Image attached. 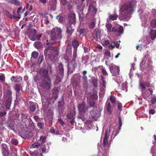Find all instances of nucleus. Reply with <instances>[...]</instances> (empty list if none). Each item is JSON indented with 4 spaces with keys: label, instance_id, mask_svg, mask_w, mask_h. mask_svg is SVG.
<instances>
[{
    "label": "nucleus",
    "instance_id": "obj_1",
    "mask_svg": "<svg viewBox=\"0 0 156 156\" xmlns=\"http://www.w3.org/2000/svg\"><path fill=\"white\" fill-rule=\"evenodd\" d=\"M135 3L133 1L127 2L122 5L120 9L119 18L128 21L134 10Z\"/></svg>",
    "mask_w": 156,
    "mask_h": 156
},
{
    "label": "nucleus",
    "instance_id": "obj_2",
    "mask_svg": "<svg viewBox=\"0 0 156 156\" xmlns=\"http://www.w3.org/2000/svg\"><path fill=\"white\" fill-rule=\"evenodd\" d=\"M46 45L48 46L44 51V53L45 55H48L49 57H51L52 55L54 56L58 55L59 51V48L58 47H54L52 46H49L54 44L55 43V42H48V41H47Z\"/></svg>",
    "mask_w": 156,
    "mask_h": 156
},
{
    "label": "nucleus",
    "instance_id": "obj_3",
    "mask_svg": "<svg viewBox=\"0 0 156 156\" xmlns=\"http://www.w3.org/2000/svg\"><path fill=\"white\" fill-rule=\"evenodd\" d=\"M48 71L47 70L41 69L40 73L42 76L44 77V80L41 84V86L46 89L50 88L51 86V80L47 75Z\"/></svg>",
    "mask_w": 156,
    "mask_h": 156
},
{
    "label": "nucleus",
    "instance_id": "obj_4",
    "mask_svg": "<svg viewBox=\"0 0 156 156\" xmlns=\"http://www.w3.org/2000/svg\"><path fill=\"white\" fill-rule=\"evenodd\" d=\"M140 87L143 93V96L145 99H147V98L149 96L150 94H149L148 91H149L151 95L152 94L153 91L151 89H148L144 92V91L146 89V87H150V83L147 82H144L142 80L140 82Z\"/></svg>",
    "mask_w": 156,
    "mask_h": 156
},
{
    "label": "nucleus",
    "instance_id": "obj_5",
    "mask_svg": "<svg viewBox=\"0 0 156 156\" xmlns=\"http://www.w3.org/2000/svg\"><path fill=\"white\" fill-rule=\"evenodd\" d=\"M62 30L58 27L53 28L51 33V38L52 41H60L62 38Z\"/></svg>",
    "mask_w": 156,
    "mask_h": 156
},
{
    "label": "nucleus",
    "instance_id": "obj_6",
    "mask_svg": "<svg viewBox=\"0 0 156 156\" xmlns=\"http://www.w3.org/2000/svg\"><path fill=\"white\" fill-rule=\"evenodd\" d=\"M106 26L108 31L109 32H114L119 34H121L123 32V27L122 26H119L117 27V29L114 27L112 28V25L109 23H106Z\"/></svg>",
    "mask_w": 156,
    "mask_h": 156
},
{
    "label": "nucleus",
    "instance_id": "obj_7",
    "mask_svg": "<svg viewBox=\"0 0 156 156\" xmlns=\"http://www.w3.org/2000/svg\"><path fill=\"white\" fill-rule=\"evenodd\" d=\"M109 37L108 36H105L103 38L101 41V43L104 46L107 47L109 48L112 49L115 47L114 45H113L112 44H110L109 39Z\"/></svg>",
    "mask_w": 156,
    "mask_h": 156
},
{
    "label": "nucleus",
    "instance_id": "obj_8",
    "mask_svg": "<svg viewBox=\"0 0 156 156\" xmlns=\"http://www.w3.org/2000/svg\"><path fill=\"white\" fill-rule=\"evenodd\" d=\"M137 12L139 13L140 18L143 21L145 22L146 21L148 18L149 16V12H144L141 9L138 10Z\"/></svg>",
    "mask_w": 156,
    "mask_h": 156
},
{
    "label": "nucleus",
    "instance_id": "obj_9",
    "mask_svg": "<svg viewBox=\"0 0 156 156\" xmlns=\"http://www.w3.org/2000/svg\"><path fill=\"white\" fill-rule=\"evenodd\" d=\"M109 68L111 72L113 73L112 75L117 76L119 74V67L111 64L109 65Z\"/></svg>",
    "mask_w": 156,
    "mask_h": 156
},
{
    "label": "nucleus",
    "instance_id": "obj_10",
    "mask_svg": "<svg viewBox=\"0 0 156 156\" xmlns=\"http://www.w3.org/2000/svg\"><path fill=\"white\" fill-rule=\"evenodd\" d=\"M88 13L92 16L94 15L97 12V9L94 5L92 4L89 5L88 9Z\"/></svg>",
    "mask_w": 156,
    "mask_h": 156
},
{
    "label": "nucleus",
    "instance_id": "obj_11",
    "mask_svg": "<svg viewBox=\"0 0 156 156\" xmlns=\"http://www.w3.org/2000/svg\"><path fill=\"white\" fill-rule=\"evenodd\" d=\"M110 132V129L109 128L108 129L105 133V135L103 140V144L104 146L107 147L108 144V140L109 133Z\"/></svg>",
    "mask_w": 156,
    "mask_h": 156
},
{
    "label": "nucleus",
    "instance_id": "obj_12",
    "mask_svg": "<svg viewBox=\"0 0 156 156\" xmlns=\"http://www.w3.org/2000/svg\"><path fill=\"white\" fill-rule=\"evenodd\" d=\"M95 71L96 72L101 71L102 73L105 75H108V73L106 70L102 66H100L94 68Z\"/></svg>",
    "mask_w": 156,
    "mask_h": 156
},
{
    "label": "nucleus",
    "instance_id": "obj_13",
    "mask_svg": "<svg viewBox=\"0 0 156 156\" xmlns=\"http://www.w3.org/2000/svg\"><path fill=\"white\" fill-rule=\"evenodd\" d=\"M78 108L80 112H85L86 111L87 109V108L85 107V104L84 102L78 105Z\"/></svg>",
    "mask_w": 156,
    "mask_h": 156
},
{
    "label": "nucleus",
    "instance_id": "obj_14",
    "mask_svg": "<svg viewBox=\"0 0 156 156\" xmlns=\"http://www.w3.org/2000/svg\"><path fill=\"white\" fill-rule=\"evenodd\" d=\"M69 21L71 23H74L75 21V16L74 13H72L69 14Z\"/></svg>",
    "mask_w": 156,
    "mask_h": 156
},
{
    "label": "nucleus",
    "instance_id": "obj_15",
    "mask_svg": "<svg viewBox=\"0 0 156 156\" xmlns=\"http://www.w3.org/2000/svg\"><path fill=\"white\" fill-rule=\"evenodd\" d=\"M58 73L61 76H63L64 70L63 65L62 64H59L58 66Z\"/></svg>",
    "mask_w": 156,
    "mask_h": 156
},
{
    "label": "nucleus",
    "instance_id": "obj_16",
    "mask_svg": "<svg viewBox=\"0 0 156 156\" xmlns=\"http://www.w3.org/2000/svg\"><path fill=\"white\" fill-rule=\"evenodd\" d=\"M60 1L61 5H67L68 8L69 10L71 9L72 7L71 6H70L69 3H67V0H60Z\"/></svg>",
    "mask_w": 156,
    "mask_h": 156
},
{
    "label": "nucleus",
    "instance_id": "obj_17",
    "mask_svg": "<svg viewBox=\"0 0 156 156\" xmlns=\"http://www.w3.org/2000/svg\"><path fill=\"white\" fill-rule=\"evenodd\" d=\"M101 30L98 29H96L94 31V33L97 39H100L101 38Z\"/></svg>",
    "mask_w": 156,
    "mask_h": 156
},
{
    "label": "nucleus",
    "instance_id": "obj_18",
    "mask_svg": "<svg viewBox=\"0 0 156 156\" xmlns=\"http://www.w3.org/2000/svg\"><path fill=\"white\" fill-rule=\"evenodd\" d=\"M150 35L152 40H154L156 37V30H151Z\"/></svg>",
    "mask_w": 156,
    "mask_h": 156
},
{
    "label": "nucleus",
    "instance_id": "obj_19",
    "mask_svg": "<svg viewBox=\"0 0 156 156\" xmlns=\"http://www.w3.org/2000/svg\"><path fill=\"white\" fill-rule=\"evenodd\" d=\"M106 108L107 109V110L108 114H111L112 112V108L110 105L109 103H107V105L106 106Z\"/></svg>",
    "mask_w": 156,
    "mask_h": 156
},
{
    "label": "nucleus",
    "instance_id": "obj_20",
    "mask_svg": "<svg viewBox=\"0 0 156 156\" xmlns=\"http://www.w3.org/2000/svg\"><path fill=\"white\" fill-rule=\"evenodd\" d=\"M73 29L72 27H71L70 24H67V31L66 32L67 33L69 34H71L73 31Z\"/></svg>",
    "mask_w": 156,
    "mask_h": 156
},
{
    "label": "nucleus",
    "instance_id": "obj_21",
    "mask_svg": "<svg viewBox=\"0 0 156 156\" xmlns=\"http://www.w3.org/2000/svg\"><path fill=\"white\" fill-rule=\"evenodd\" d=\"M61 76V77H59L58 76H56V79L54 82L55 84H57L59 82H61V79L62 78V76Z\"/></svg>",
    "mask_w": 156,
    "mask_h": 156
},
{
    "label": "nucleus",
    "instance_id": "obj_22",
    "mask_svg": "<svg viewBox=\"0 0 156 156\" xmlns=\"http://www.w3.org/2000/svg\"><path fill=\"white\" fill-rule=\"evenodd\" d=\"M22 8H23L21 7L18 9V10L17 11V15H16L15 14L14 16L15 17L20 18L21 14L23 13V11L21 12V11L22 10Z\"/></svg>",
    "mask_w": 156,
    "mask_h": 156
},
{
    "label": "nucleus",
    "instance_id": "obj_23",
    "mask_svg": "<svg viewBox=\"0 0 156 156\" xmlns=\"http://www.w3.org/2000/svg\"><path fill=\"white\" fill-rule=\"evenodd\" d=\"M72 44L74 49H76V48H77L79 45L78 42L76 40H73L72 41Z\"/></svg>",
    "mask_w": 156,
    "mask_h": 156
},
{
    "label": "nucleus",
    "instance_id": "obj_24",
    "mask_svg": "<svg viewBox=\"0 0 156 156\" xmlns=\"http://www.w3.org/2000/svg\"><path fill=\"white\" fill-rule=\"evenodd\" d=\"M6 1L8 2H9L13 3V4H15L16 5H19L20 4V2L17 1L16 0H6Z\"/></svg>",
    "mask_w": 156,
    "mask_h": 156
},
{
    "label": "nucleus",
    "instance_id": "obj_25",
    "mask_svg": "<svg viewBox=\"0 0 156 156\" xmlns=\"http://www.w3.org/2000/svg\"><path fill=\"white\" fill-rule=\"evenodd\" d=\"M31 156H43L41 153H38L36 151L30 152Z\"/></svg>",
    "mask_w": 156,
    "mask_h": 156
},
{
    "label": "nucleus",
    "instance_id": "obj_26",
    "mask_svg": "<svg viewBox=\"0 0 156 156\" xmlns=\"http://www.w3.org/2000/svg\"><path fill=\"white\" fill-rule=\"evenodd\" d=\"M42 44L40 42H35L34 45L37 48L39 49L42 46Z\"/></svg>",
    "mask_w": 156,
    "mask_h": 156
},
{
    "label": "nucleus",
    "instance_id": "obj_27",
    "mask_svg": "<svg viewBox=\"0 0 156 156\" xmlns=\"http://www.w3.org/2000/svg\"><path fill=\"white\" fill-rule=\"evenodd\" d=\"M151 24L152 27L156 28V19L152 20L151 21Z\"/></svg>",
    "mask_w": 156,
    "mask_h": 156
},
{
    "label": "nucleus",
    "instance_id": "obj_28",
    "mask_svg": "<svg viewBox=\"0 0 156 156\" xmlns=\"http://www.w3.org/2000/svg\"><path fill=\"white\" fill-rule=\"evenodd\" d=\"M47 115L48 117L50 119H52L53 115V113L51 110H49L47 113Z\"/></svg>",
    "mask_w": 156,
    "mask_h": 156
},
{
    "label": "nucleus",
    "instance_id": "obj_29",
    "mask_svg": "<svg viewBox=\"0 0 156 156\" xmlns=\"http://www.w3.org/2000/svg\"><path fill=\"white\" fill-rule=\"evenodd\" d=\"M109 17L110 20H113L118 18V16L116 14H113L109 15Z\"/></svg>",
    "mask_w": 156,
    "mask_h": 156
},
{
    "label": "nucleus",
    "instance_id": "obj_30",
    "mask_svg": "<svg viewBox=\"0 0 156 156\" xmlns=\"http://www.w3.org/2000/svg\"><path fill=\"white\" fill-rule=\"evenodd\" d=\"M38 55V53L36 51L33 52L31 54L32 57H33L34 58H37Z\"/></svg>",
    "mask_w": 156,
    "mask_h": 156
},
{
    "label": "nucleus",
    "instance_id": "obj_31",
    "mask_svg": "<svg viewBox=\"0 0 156 156\" xmlns=\"http://www.w3.org/2000/svg\"><path fill=\"white\" fill-rule=\"evenodd\" d=\"M48 148H47L46 146H44L42 148V152L43 153H46L48 151V147H47Z\"/></svg>",
    "mask_w": 156,
    "mask_h": 156
},
{
    "label": "nucleus",
    "instance_id": "obj_32",
    "mask_svg": "<svg viewBox=\"0 0 156 156\" xmlns=\"http://www.w3.org/2000/svg\"><path fill=\"white\" fill-rule=\"evenodd\" d=\"M92 82L93 83L94 85L96 87L97 85V83L98 82V79L95 77L92 78Z\"/></svg>",
    "mask_w": 156,
    "mask_h": 156
},
{
    "label": "nucleus",
    "instance_id": "obj_33",
    "mask_svg": "<svg viewBox=\"0 0 156 156\" xmlns=\"http://www.w3.org/2000/svg\"><path fill=\"white\" fill-rule=\"evenodd\" d=\"M50 132L52 134H54L55 135L59 134L58 133V131L55 132V129L53 128H51L50 129Z\"/></svg>",
    "mask_w": 156,
    "mask_h": 156
},
{
    "label": "nucleus",
    "instance_id": "obj_34",
    "mask_svg": "<svg viewBox=\"0 0 156 156\" xmlns=\"http://www.w3.org/2000/svg\"><path fill=\"white\" fill-rule=\"evenodd\" d=\"M30 109L32 112H34L36 109V106L34 104L31 105Z\"/></svg>",
    "mask_w": 156,
    "mask_h": 156
},
{
    "label": "nucleus",
    "instance_id": "obj_35",
    "mask_svg": "<svg viewBox=\"0 0 156 156\" xmlns=\"http://www.w3.org/2000/svg\"><path fill=\"white\" fill-rule=\"evenodd\" d=\"M57 19H58V21L60 23H62L65 20V18L63 17H59L58 16L57 17Z\"/></svg>",
    "mask_w": 156,
    "mask_h": 156
},
{
    "label": "nucleus",
    "instance_id": "obj_36",
    "mask_svg": "<svg viewBox=\"0 0 156 156\" xmlns=\"http://www.w3.org/2000/svg\"><path fill=\"white\" fill-rule=\"evenodd\" d=\"M100 78L101 79V80L102 81L103 83H102V85L104 87H105V84L106 83L105 82V80H104V77H103V76L101 75L100 77Z\"/></svg>",
    "mask_w": 156,
    "mask_h": 156
},
{
    "label": "nucleus",
    "instance_id": "obj_37",
    "mask_svg": "<svg viewBox=\"0 0 156 156\" xmlns=\"http://www.w3.org/2000/svg\"><path fill=\"white\" fill-rule=\"evenodd\" d=\"M40 145V144L37 143H35L32 145V147L33 148H38Z\"/></svg>",
    "mask_w": 156,
    "mask_h": 156
},
{
    "label": "nucleus",
    "instance_id": "obj_38",
    "mask_svg": "<svg viewBox=\"0 0 156 156\" xmlns=\"http://www.w3.org/2000/svg\"><path fill=\"white\" fill-rule=\"evenodd\" d=\"M2 152L3 156H9V153L7 150L4 151L3 150Z\"/></svg>",
    "mask_w": 156,
    "mask_h": 156
},
{
    "label": "nucleus",
    "instance_id": "obj_39",
    "mask_svg": "<svg viewBox=\"0 0 156 156\" xmlns=\"http://www.w3.org/2000/svg\"><path fill=\"white\" fill-rule=\"evenodd\" d=\"M0 81H5L4 75L3 74H0Z\"/></svg>",
    "mask_w": 156,
    "mask_h": 156
},
{
    "label": "nucleus",
    "instance_id": "obj_40",
    "mask_svg": "<svg viewBox=\"0 0 156 156\" xmlns=\"http://www.w3.org/2000/svg\"><path fill=\"white\" fill-rule=\"evenodd\" d=\"M12 143L15 145L17 144L18 143V141L16 139H12L11 140Z\"/></svg>",
    "mask_w": 156,
    "mask_h": 156
},
{
    "label": "nucleus",
    "instance_id": "obj_41",
    "mask_svg": "<svg viewBox=\"0 0 156 156\" xmlns=\"http://www.w3.org/2000/svg\"><path fill=\"white\" fill-rule=\"evenodd\" d=\"M40 140L42 143L44 142L46 140V137L45 136H42L40 137Z\"/></svg>",
    "mask_w": 156,
    "mask_h": 156
},
{
    "label": "nucleus",
    "instance_id": "obj_42",
    "mask_svg": "<svg viewBox=\"0 0 156 156\" xmlns=\"http://www.w3.org/2000/svg\"><path fill=\"white\" fill-rule=\"evenodd\" d=\"M77 49H74L73 51V58H74V59L75 58L77 57Z\"/></svg>",
    "mask_w": 156,
    "mask_h": 156
},
{
    "label": "nucleus",
    "instance_id": "obj_43",
    "mask_svg": "<svg viewBox=\"0 0 156 156\" xmlns=\"http://www.w3.org/2000/svg\"><path fill=\"white\" fill-rule=\"evenodd\" d=\"M156 112L155 111L154 109H151L149 110V113L151 115H153Z\"/></svg>",
    "mask_w": 156,
    "mask_h": 156
},
{
    "label": "nucleus",
    "instance_id": "obj_44",
    "mask_svg": "<svg viewBox=\"0 0 156 156\" xmlns=\"http://www.w3.org/2000/svg\"><path fill=\"white\" fill-rule=\"evenodd\" d=\"M119 42H120L119 41L116 42H113V43L114 44V45H114L117 48H118L119 46Z\"/></svg>",
    "mask_w": 156,
    "mask_h": 156
},
{
    "label": "nucleus",
    "instance_id": "obj_45",
    "mask_svg": "<svg viewBox=\"0 0 156 156\" xmlns=\"http://www.w3.org/2000/svg\"><path fill=\"white\" fill-rule=\"evenodd\" d=\"M58 122L61 124L62 126L65 125V123L61 119H58Z\"/></svg>",
    "mask_w": 156,
    "mask_h": 156
},
{
    "label": "nucleus",
    "instance_id": "obj_46",
    "mask_svg": "<svg viewBox=\"0 0 156 156\" xmlns=\"http://www.w3.org/2000/svg\"><path fill=\"white\" fill-rule=\"evenodd\" d=\"M2 151L4 150H7V146L6 145L4 144H2Z\"/></svg>",
    "mask_w": 156,
    "mask_h": 156
},
{
    "label": "nucleus",
    "instance_id": "obj_47",
    "mask_svg": "<svg viewBox=\"0 0 156 156\" xmlns=\"http://www.w3.org/2000/svg\"><path fill=\"white\" fill-rule=\"evenodd\" d=\"M115 98L114 97L111 96L110 98V100L112 103H115Z\"/></svg>",
    "mask_w": 156,
    "mask_h": 156
},
{
    "label": "nucleus",
    "instance_id": "obj_48",
    "mask_svg": "<svg viewBox=\"0 0 156 156\" xmlns=\"http://www.w3.org/2000/svg\"><path fill=\"white\" fill-rule=\"evenodd\" d=\"M156 101V97H153L151 100V103L152 104H154L155 103Z\"/></svg>",
    "mask_w": 156,
    "mask_h": 156
},
{
    "label": "nucleus",
    "instance_id": "obj_49",
    "mask_svg": "<svg viewBox=\"0 0 156 156\" xmlns=\"http://www.w3.org/2000/svg\"><path fill=\"white\" fill-rule=\"evenodd\" d=\"M43 56H40L38 58V62L39 63H41L43 61Z\"/></svg>",
    "mask_w": 156,
    "mask_h": 156
},
{
    "label": "nucleus",
    "instance_id": "obj_50",
    "mask_svg": "<svg viewBox=\"0 0 156 156\" xmlns=\"http://www.w3.org/2000/svg\"><path fill=\"white\" fill-rule=\"evenodd\" d=\"M118 109L120 111L122 110V105L121 103H119L118 106Z\"/></svg>",
    "mask_w": 156,
    "mask_h": 156
},
{
    "label": "nucleus",
    "instance_id": "obj_51",
    "mask_svg": "<svg viewBox=\"0 0 156 156\" xmlns=\"http://www.w3.org/2000/svg\"><path fill=\"white\" fill-rule=\"evenodd\" d=\"M105 56L110 57H111V54L110 52L107 51L105 53Z\"/></svg>",
    "mask_w": 156,
    "mask_h": 156
},
{
    "label": "nucleus",
    "instance_id": "obj_52",
    "mask_svg": "<svg viewBox=\"0 0 156 156\" xmlns=\"http://www.w3.org/2000/svg\"><path fill=\"white\" fill-rule=\"evenodd\" d=\"M15 89L17 91H19L20 90V86L18 85H16L15 86Z\"/></svg>",
    "mask_w": 156,
    "mask_h": 156
},
{
    "label": "nucleus",
    "instance_id": "obj_53",
    "mask_svg": "<svg viewBox=\"0 0 156 156\" xmlns=\"http://www.w3.org/2000/svg\"><path fill=\"white\" fill-rule=\"evenodd\" d=\"M44 22L46 24H48L49 23V21L48 20V18L47 17H44Z\"/></svg>",
    "mask_w": 156,
    "mask_h": 156
},
{
    "label": "nucleus",
    "instance_id": "obj_54",
    "mask_svg": "<svg viewBox=\"0 0 156 156\" xmlns=\"http://www.w3.org/2000/svg\"><path fill=\"white\" fill-rule=\"evenodd\" d=\"M35 34L34 35V36L33 37L31 38L30 35L29 36V38H30V39H31L32 41H34L35 40Z\"/></svg>",
    "mask_w": 156,
    "mask_h": 156
},
{
    "label": "nucleus",
    "instance_id": "obj_55",
    "mask_svg": "<svg viewBox=\"0 0 156 156\" xmlns=\"http://www.w3.org/2000/svg\"><path fill=\"white\" fill-rule=\"evenodd\" d=\"M15 15H17V12H16L15 11L14 12H13V19H20V18H16L15 17V16H15Z\"/></svg>",
    "mask_w": 156,
    "mask_h": 156
},
{
    "label": "nucleus",
    "instance_id": "obj_56",
    "mask_svg": "<svg viewBox=\"0 0 156 156\" xmlns=\"http://www.w3.org/2000/svg\"><path fill=\"white\" fill-rule=\"evenodd\" d=\"M37 125L38 126H39L41 128H42L43 127V125L42 123L41 122H39L37 123Z\"/></svg>",
    "mask_w": 156,
    "mask_h": 156
},
{
    "label": "nucleus",
    "instance_id": "obj_57",
    "mask_svg": "<svg viewBox=\"0 0 156 156\" xmlns=\"http://www.w3.org/2000/svg\"><path fill=\"white\" fill-rule=\"evenodd\" d=\"M153 14L156 17V10L155 9H153L152 10Z\"/></svg>",
    "mask_w": 156,
    "mask_h": 156
},
{
    "label": "nucleus",
    "instance_id": "obj_58",
    "mask_svg": "<svg viewBox=\"0 0 156 156\" xmlns=\"http://www.w3.org/2000/svg\"><path fill=\"white\" fill-rule=\"evenodd\" d=\"M67 117L70 119H74L73 117L71 115H67Z\"/></svg>",
    "mask_w": 156,
    "mask_h": 156
},
{
    "label": "nucleus",
    "instance_id": "obj_59",
    "mask_svg": "<svg viewBox=\"0 0 156 156\" xmlns=\"http://www.w3.org/2000/svg\"><path fill=\"white\" fill-rule=\"evenodd\" d=\"M119 126H120V127H121V126H122V122L121 120V119L119 117Z\"/></svg>",
    "mask_w": 156,
    "mask_h": 156
},
{
    "label": "nucleus",
    "instance_id": "obj_60",
    "mask_svg": "<svg viewBox=\"0 0 156 156\" xmlns=\"http://www.w3.org/2000/svg\"><path fill=\"white\" fill-rule=\"evenodd\" d=\"M39 0L41 3H43V4L45 3L48 1V0Z\"/></svg>",
    "mask_w": 156,
    "mask_h": 156
},
{
    "label": "nucleus",
    "instance_id": "obj_61",
    "mask_svg": "<svg viewBox=\"0 0 156 156\" xmlns=\"http://www.w3.org/2000/svg\"><path fill=\"white\" fill-rule=\"evenodd\" d=\"M84 80L86 82L87 80V77L86 76L84 75L83 77Z\"/></svg>",
    "mask_w": 156,
    "mask_h": 156
},
{
    "label": "nucleus",
    "instance_id": "obj_62",
    "mask_svg": "<svg viewBox=\"0 0 156 156\" xmlns=\"http://www.w3.org/2000/svg\"><path fill=\"white\" fill-rule=\"evenodd\" d=\"M147 62L148 63V65L150 66L152 62L151 60L149 59L147 60Z\"/></svg>",
    "mask_w": 156,
    "mask_h": 156
},
{
    "label": "nucleus",
    "instance_id": "obj_63",
    "mask_svg": "<svg viewBox=\"0 0 156 156\" xmlns=\"http://www.w3.org/2000/svg\"><path fill=\"white\" fill-rule=\"evenodd\" d=\"M42 36V34H41L40 35L38 36L37 37V39L38 40H39L40 38Z\"/></svg>",
    "mask_w": 156,
    "mask_h": 156
},
{
    "label": "nucleus",
    "instance_id": "obj_64",
    "mask_svg": "<svg viewBox=\"0 0 156 156\" xmlns=\"http://www.w3.org/2000/svg\"><path fill=\"white\" fill-rule=\"evenodd\" d=\"M97 48L100 49H101L102 48V47L101 46L99 45L97 47Z\"/></svg>",
    "mask_w": 156,
    "mask_h": 156
}]
</instances>
